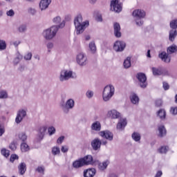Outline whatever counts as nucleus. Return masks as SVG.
<instances>
[{"instance_id":"680f3d73","label":"nucleus","mask_w":177,"mask_h":177,"mask_svg":"<svg viewBox=\"0 0 177 177\" xmlns=\"http://www.w3.org/2000/svg\"><path fill=\"white\" fill-rule=\"evenodd\" d=\"M63 140H64V136H62L57 140V143L62 145V143H63Z\"/></svg>"},{"instance_id":"39448f33","label":"nucleus","mask_w":177,"mask_h":177,"mask_svg":"<svg viewBox=\"0 0 177 177\" xmlns=\"http://www.w3.org/2000/svg\"><path fill=\"white\" fill-rule=\"evenodd\" d=\"M70 78L75 80L77 78V75L73 73L72 71L68 70H62L60 72L59 80L60 82H64V81H68Z\"/></svg>"},{"instance_id":"e2e57ef3","label":"nucleus","mask_w":177,"mask_h":177,"mask_svg":"<svg viewBox=\"0 0 177 177\" xmlns=\"http://www.w3.org/2000/svg\"><path fill=\"white\" fill-rule=\"evenodd\" d=\"M95 19L97 21L102 22L103 21V18L102 17V15L99 14L96 16Z\"/></svg>"},{"instance_id":"052dcab7","label":"nucleus","mask_w":177,"mask_h":177,"mask_svg":"<svg viewBox=\"0 0 177 177\" xmlns=\"http://www.w3.org/2000/svg\"><path fill=\"white\" fill-rule=\"evenodd\" d=\"M36 171H37V172H39V174H44V172L45 171V169H44V167H39L36 169Z\"/></svg>"},{"instance_id":"ea45409f","label":"nucleus","mask_w":177,"mask_h":177,"mask_svg":"<svg viewBox=\"0 0 177 177\" xmlns=\"http://www.w3.org/2000/svg\"><path fill=\"white\" fill-rule=\"evenodd\" d=\"M89 49L93 53H96V44H95V41H91L89 43Z\"/></svg>"},{"instance_id":"20e7f679","label":"nucleus","mask_w":177,"mask_h":177,"mask_svg":"<svg viewBox=\"0 0 177 177\" xmlns=\"http://www.w3.org/2000/svg\"><path fill=\"white\" fill-rule=\"evenodd\" d=\"M133 16L135 17V21L136 26H138L140 27L141 26H143V21L142 19H145L146 16V12L143 10H135L133 12Z\"/></svg>"},{"instance_id":"3c124183","label":"nucleus","mask_w":177,"mask_h":177,"mask_svg":"<svg viewBox=\"0 0 177 177\" xmlns=\"http://www.w3.org/2000/svg\"><path fill=\"white\" fill-rule=\"evenodd\" d=\"M6 15L10 17H13V16H15V11L12 9H11L6 12Z\"/></svg>"},{"instance_id":"79ce46f5","label":"nucleus","mask_w":177,"mask_h":177,"mask_svg":"<svg viewBox=\"0 0 177 177\" xmlns=\"http://www.w3.org/2000/svg\"><path fill=\"white\" fill-rule=\"evenodd\" d=\"M28 13H29V15H31L32 16H35L37 15V10L34 8H29L28 9Z\"/></svg>"},{"instance_id":"4c0bfd02","label":"nucleus","mask_w":177,"mask_h":177,"mask_svg":"<svg viewBox=\"0 0 177 177\" xmlns=\"http://www.w3.org/2000/svg\"><path fill=\"white\" fill-rule=\"evenodd\" d=\"M18 138L19 140H21V142H24L26 140H27V134H26L24 132L20 133L18 135Z\"/></svg>"},{"instance_id":"603ef678","label":"nucleus","mask_w":177,"mask_h":177,"mask_svg":"<svg viewBox=\"0 0 177 177\" xmlns=\"http://www.w3.org/2000/svg\"><path fill=\"white\" fill-rule=\"evenodd\" d=\"M32 57V53H28L24 56L25 60H31V58Z\"/></svg>"},{"instance_id":"6e6552de","label":"nucleus","mask_w":177,"mask_h":177,"mask_svg":"<svg viewBox=\"0 0 177 177\" xmlns=\"http://www.w3.org/2000/svg\"><path fill=\"white\" fill-rule=\"evenodd\" d=\"M136 78L138 80L140 88H142V89L147 88V77H146V75L145 73H138L136 75Z\"/></svg>"},{"instance_id":"72a5a7b5","label":"nucleus","mask_w":177,"mask_h":177,"mask_svg":"<svg viewBox=\"0 0 177 177\" xmlns=\"http://www.w3.org/2000/svg\"><path fill=\"white\" fill-rule=\"evenodd\" d=\"M169 150V147L167 146H162L158 149V152L160 154H167V152Z\"/></svg>"},{"instance_id":"f3484780","label":"nucleus","mask_w":177,"mask_h":177,"mask_svg":"<svg viewBox=\"0 0 177 177\" xmlns=\"http://www.w3.org/2000/svg\"><path fill=\"white\" fill-rule=\"evenodd\" d=\"M107 117H109L112 120H117L121 118V113L115 109H113L108 111Z\"/></svg>"},{"instance_id":"7ed1b4c3","label":"nucleus","mask_w":177,"mask_h":177,"mask_svg":"<svg viewBox=\"0 0 177 177\" xmlns=\"http://www.w3.org/2000/svg\"><path fill=\"white\" fill-rule=\"evenodd\" d=\"M114 92H115V88L114 86L109 84L104 88L102 93V99L104 102H109L111 100L113 96H114Z\"/></svg>"},{"instance_id":"a19ab883","label":"nucleus","mask_w":177,"mask_h":177,"mask_svg":"<svg viewBox=\"0 0 177 177\" xmlns=\"http://www.w3.org/2000/svg\"><path fill=\"white\" fill-rule=\"evenodd\" d=\"M52 153L53 154V156H57V154H60V148L58 147H53Z\"/></svg>"},{"instance_id":"a18cd8bd","label":"nucleus","mask_w":177,"mask_h":177,"mask_svg":"<svg viewBox=\"0 0 177 177\" xmlns=\"http://www.w3.org/2000/svg\"><path fill=\"white\" fill-rule=\"evenodd\" d=\"M0 99H8V93L6 91H0Z\"/></svg>"},{"instance_id":"423d86ee","label":"nucleus","mask_w":177,"mask_h":177,"mask_svg":"<svg viewBox=\"0 0 177 177\" xmlns=\"http://www.w3.org/2000/svg\"><path fill=\"white\" fill-rule=\"evenodd\" d=\"M75 104V102H74V100L71 98L68 100L66 103L64 101L60 102L59 106L64 114H68V113H70V110H73V109H74Z\"/></svg>"},{"instance_id":"de8ad7c7","label":"nucleus","mask_w":177,"mask_h":177,"mask_svg":"<svg viewBox=\"0 0 177 177\" xmlns=\"http://www.w3.org/2000/svg\"><path fill=\"white\" fill-rule=\"evenodd\" d=\"M5 133V125L0 122V136H2Z\"/></svg>"},{"instance_id":"a211bd4d","label":"nucleus","mask_w":177,"mask_h":177,"mask_svg":"<svg viewBox=\"0 0 177 177\" xmlns=\"http://www.w3.org/2000/svg\"><path fill=\"white\" fill-rule=\"evenodd\" d=\"M50 3H52V0H41L39 5L40 10H41V12L46 10Z\"/></svg>"},{"instance_id":"bb28decb","label":"nucleus","mask_w":177,"mask_h":177,"mask_svg":"<svg viewBox=\"0 0 177 177\" xmlns=\"http://www.w3.org/2000/svg\"><path fill=\"white\" fill-rule=\"evenodd\" d=\"M176 36H177V30L176 29L170 30L169 32V41H170V42H174V41H175V39L176 38Z\"/></svg>"},{"instance_id":"c756f323","label":"nucleus","mask_w":177,"mask_h":177,"mask_svg":"<svg viewBox=\"0 0 177 177\" xmlns=\"http://www.w3.org/2000/svg\"><path fill=\"white\" fill-rule=\"evenodd\" d=\"M156 115L157 117H159L160 120H164L167 117V112L165 111V109H161L156 113Z\"/></svg>"},{"instance_id":"09e8293b","label":"nucleus","mask_w":177,"mask_h":177,"mask_svg":"<svg viewBox=\"0 0 177 177\" xmlns=\"http://www.w3.org/2000/svg\"><path fill=\"white\" fill-rule=\"evenodd\" d=\"M15 160H19V156L16 154L11 155L10 158V162H14Z\"/></svg>"},{"instance_id":"b1692460","label":"nucleus","mask_w":177,"mask_h":177,"mask_svg":"<svg viewBox=\"0 0 177 177\" xmlns=\"http://www.w3.org/2000/svg\"><path fill=\"white\" fill-rule=\"evenodd\" d=\"M127 119H121L120 122L117 124L116 128L117 129H120V131H123L125 127H127Z\"/></svg>"},{"instance_id":"5fc2aeb1","label":"nucleus","mask_w":177,"mask_h":177,"mask_svg":"<svg viewBox=\"0 0 177 177\" xmlns=\"http://www.w3.org/2000/svg\"><path fill=\"white\" fill-rule=\"evenodd\" d=\"M170 113L173 114V115H176L177 114V107H171L170 109Z\"/></svg>"},{"instance_id":"473e14b6","label":"nucleus","mask_w":177,"mask_h":177,"mask_svg":"<svg viewBox=\"0 0 177 177\" xmlns=\"http://www.w3.org/2000/svg\"><path fill=\"white\" fill-rule=\"evenodd\" d=\"M130 100L133 104H138L139 103V97L136 94H133L130 97Z\"/></svg>"},{"instance_id":"c9c22d12","label":"nucleus","mask_w":177,"mask_h":177,"mask_svg":"<svg viewBox=\"0 0 177 177\" xmlns=\"http://www.w3.org/2000/svg\"><path fill=\"white\" fill-rule=\"evenodd\" d=\"M123 66L124 68H129L131 67V57H127L126 59H124Z\"/></svg>"},{"instance_id":"9d476101","label":"nucleus","mask_w":177,"mask_h":177,"mask_svg":"<svg viewBox=\"0 0 177 177\" xmlns=\"http://www.w3.org/2000/svg\"><path fill=\"white\" fill-rule=\"evenodd\" d=\"M98 135L101 136V138H103L109 142H112V140L114 139V134H113V133L109 130L100 131Z\"/></svg>"},{"instance_id":"4468645a","label":"nucleus","mask_w":177,"mask_h":177,"mask_svg":"<svg viewBox=\"0 0 177 177\" xmlns=\"http://www.w3.org/2000/svg\"><path fill=\"white\" fill-rule=\"evenodd\" d=\"M158 57L162 60L164 63L169 64L171 63V56L165 51H162L158 54Z\"/></svg>"},{"instance_id":"37998d69","label":"nucleus","mask_w":177,"mask_h":177,"mask_svg":"<svg viewBox=\"0 0 177 177\" xmlns=\"http://www.w3.org/2000/svg\"><path fill=\"white\" fill-rule=\"evenodd\" d=\"M93 95H94V93H93V91L88 90V91L86 92V98H87V99H92Z\"/></svg>"},{"instance_id":"6e6d98bb","label":"nucleus","mask_w":177,"mask_h":177,"mask_svg":"<svg viewBox=\"0 0 177 177\" xmlns=\"http://www.w3.org/2000/svg\"><path fill=\"white\" fill-rule=\"evenodd\" d=\"M10 150H12L13 151H15V150H16L17 149V147H16V144L15 143V142H12L10 145Z\"/></svg>"},{"instance_id":"393cba45","label":"nucleus","mask_w":177,"mask_h":177,"mask_svg":"<svg viewBox=\"0 0 177 177\" xmlns=\"http://www.w3.org/2000/svg\"><path fill=\"white\" fill-rule=\"evenodd\" d=\"M73 168H76V169L81 168L82 167H85V164L84 163V160H83L82 158L77 160L74 161L73 162Z\"/></svg>"},{"instance_id":"4d7b16f0","label":"nucleus","mask_w":177,"mask_h":177,"mask_svg":"<svg viewBox=\"0 0 177 177\" xmlns=\"http://www.w3.org/2000/svg\"><path fill=\"white\" fill-rule=\"evenodd\" d=\"M162 84H163V89L165 91H168V89H169V84L167 82H163Z\"/></svg>"},{"instance_id":"5701e85b","label":"nucleus","mask_w":177,"mask_h":177,"mask_svg":"<svg viewBox=\"0 0 177 177\" xmlns=\"http://www.w3.org/2000/svg\"><path fill=\"white\" fill-rule=\"evenodd\" d=\"M18 171L19 175H24L27 171V165L26 162H21L18 166Z\"/></svg>"},{"instance_id":"bf43d9fd","label":"nucleus","mask_w":177,"mask_h":177,"mask_svg":"<svg viewBox=\"0 0 177 177\" xmlns=\"http://www.w3.org/2000/svg\"><path fill=\"white\" fill-rule=\"evenodd\" d=\"M61 151L62 153H67V151H68V147L66 145L62 146L61 148Z\"/></svg>"},{"instance_id":"9b49d317","label":"nucleus","mask_w":177,"mask_h":177,"mask_svg":"<svg viewBox=\"0 0 177 177\" xmlns=\"http://www.w3.org/2000/svg\"><path fill=\"white\" fill-rule=\"evenodd\" d=\"M76 62L79 66H86L88 64V58H86V55L85 54L80 53L77 55Z\"/></svg>"},{"instance_id":"58836bf2","label":"nucleus","mask_w":177,"mask_h":177,"mask_svg":"<svg viewBox=\"0 0 177 177\" xmlns=\"http://www.w3.org/2000/svg\"><path fill=\"white\" fill-rule=\"evenodd\" d=\"M169 26H170V28H171V30H176V28H177V19L171 20L170 21Z\"/></svg>"},{"instance_id":"4be33fe9","label":"nucleus","mask_w":177,"mask_h":177,"mask_svg":"<svg viewBox=\"0 0 177 177\" xmlns=\"http://www.w3.org/2000/svg\"><path fill=\"white\" fill-rule=\"evenodd\" d=\"M47 129L48 127H46V126H42L39 127L38 133L39 140H42V139H44Z\"/></svg>"},{"instance_id":"cd10ccee","label":"nucleus","mask_w":177,"mask_h":177,"mask_svg":"<svg viewBox=\"0 0 177 177\" xmlns=\"http://www.w3.org/2000/svg\"><path fill=\"white\" fill-rule=\"evenodd\" d=\"M131 139L136 142L137 143H140V140L142 139V136L139 133V132L134 131L131 134Z\"/></svg>"},{"instance_id":"f704fd0d","label":"nucleus","mask_w":177,"mask_h":177,"mask_svg":"<svg viewBox=\"0 0 177 177\" xmlns=\"http://www.w3.org/2000/svg\"><path fill=\"white\" fill-rule=\"evenodd\" d=\"M17 30H18L19 32H20L21 34H24V32H26V31H27V25L21 24L17 28Z\"/></svg>"},{"instance_id":"7c9ffc66","label":"nucleus","mask_w":177,"mask_h":177,"mask_svg":"<svg viewBox=\"0 0 177 177\" xmlns=\"http://www.w3.org/2000/svg\"><path fill=\"white\" fill-rule=\"evenodd\" d=\"M167 53L168 55H173V53H177V46L176 44H173L170 46H169L167 48Z\"/></svg>"},{"instance_id":"dca6fc26","label":"nucleus","mask_w":177,"mask_h":177,"mask_svg":"<svg viewBox=\"0 0 177 177\" xmlns=\"http://www.w3.org/2000/svg\"><path fill=\"white\" fill-rule=\"evenodd\" d=\"M91 147L95 151H100V147H102L100 143V139L95 138L91 141Z\"/></svg>"},{"instance_id":"338daca9","label":"nucleus","mask_w":177,"mask_h":177,"mask_svg":"<svg viewBox=\"0 0 177 177\" xmlns=\"http://www.w3.org/2000/svg\"><path fill=\"white\" fill-rule=\"evenodd\" d=\"M24 66L23 65H20L19 67L18 68V71L20 72V73H23V71H24Z\"/></svg>"},{"instance_id":"2eb2a0df","label":"nucleus","mask_w":177,"mask_h":177,"mask_svg":"<svg viewBox=\"0 0 177 177\" xmlns=\"http://www.w3.org/2000/svg\"><path fill=\"white\" fill-rule=\"evenodd\" d=\"M27 115V112L24 109H20L18 111L17 117L15 118V122L17 124H20L23 119Z\"/></svg>"},{"instance_id":"6ab92c4d","label":"nucleus","mask_w":177,"mask_h":177,"mask_svg":"<svg viewBox=\"0 0 177 177\" xmlns=\"http://www.w3.org/2000/svg\"><path fill=\"white\" fill-rule=\"evenodd\" d=\"M114 35L116 38H121V26L119 23L113 24Z\"/></svg>"},{"instance_id":"8fccbe9b","label":"nucleus","mask_w":177,"mask_h":177,"mask_svg":"<svg viewBox=\"0 0 177 177\" xmlns=\"http://www.w3.org/2000/svg\"><path fill=\"white\" fill-rule=\"evenodd\" d=\"M1 154L4 156V157H9V150H6V149H1Z\"/></svg>"},{"instance_id":"c85d7f7f","label":"nucleus","mask_w":177,"mask_h":177,"mask_svg":"<svg viewBox=\"0 0 177 177\" xmlns=\"http://www.w3.org/2000/svg\"><path fill=\"white\" fill-rule=\"evenodd\" d=\"M158 137L164 138L165 135H167V129H165V127L164 125L158 126Z\"/></svg>"},{"instance_id":"13d9d810","label":"nucleus","mask_w":177,"mask_h":177,"mask_svg":"<svg viewBox=\"0 0 177 177\" xmlns=\"http://www.w3.org/2000/svg\"><path fill=\"white\" fill-rule=\"evenodd\" d=\"M162 106V100H158L156 101V107H161Z\"/></svg>"},{"instance_id":"0eeeda50","label":"nucleus","mask_w":177,"mask_h":177,"mask_svg":"<svg viewBox=\"0 0 177 177\" xmlns=\"http://www.w3.org/2000/svg\"><path fill=\"white\" fill-rule=\"evenodd\" d=\"M151 71L153 75L155 76L166 75L167 77H171V73L169 71L162 67H152Z\"/></svg>"},{"instance_id":"ddd939ff","label":"nucleus","mask_w":177,"mask_h":177,"mask_svg":"<svg viewBox=\"0 0 177 177\" xmlns=\"http://www.w3.org/2000/svg\"><path fill=\"white\" fill-rule=\"evenodd\" d=\"M84 165H95L96 162H99V160H94L91 155H86V156L82 158Z\"/></svg>"},{"instance_id":"69168bd1","label":"nucleus","mask_w":177,"mask_h":177,"mask_svg":"<svg viewBox=\"0 0 177 177\" xmlns=\"http://www.w3.org/2000/svg\"><path fill=\"white\" fill-rule=\"evenodd\" d=\"M100 143H101V146L102 145V146H106L107 145V140H100Z\"/></svg>"},{"instance_id":"2f4dec72","label":"nucleus","mask_w":177,"mask_h":177,"mask_svg":"<svg viewBox=\"0 0 177 177\" xmlns=\"http://www.w3.org/2000/svg\"><path fill=\"white\" fill-rule=\"evenodd\" d=\"M23 59V55H20L19 53L17 54V57L14 59L13 64L14 66H17Z\"/></svg>"},{"instance_id":"aec40b11","label":"nucleus","mask_w":177,"mask_h":177,"mask_svg":"<svg viewBox=\"0 0 177 177\" xmlns=\"http://www.w3.org/2000/svg\"><path fill=\"white\" fill-rule=\"evenodd\" d=\"M96 164H98V169L100 171H105V169H107V167H109V164H110V161L105 160L102 162H97Z\"/></svg>"},{"instance_id":"412c9836","label":"nucleus","mask_w":177,"mask_h":177,"mask_svg":"<svg viewBox=\"0 0 177 177\" xmlns=\"http://www.w3.org/2000/svg\"><path fill=\"white\" fill-rule=\"evenodd\" d=\"M91 131H95V132H100L102 129V124L100 122L95 121L94 122L91 127Z\"/></svg>"},{"instance_id":"a878e982","label":"nucleus","mask_w":177,"mask_h":177,"mask_svg":"<svg viewBox=\"0 0 177 177\" xmlns=\"http://www.w3.org/2000/svg\"><path fill=\"white\" fill-rule=\"evenodd\" d=\"M96 174V169H88L84 171V177H93Z\"/></svg>"},{"instance_id":"774afa93","label":"nucleus","mask_w":177,"mask_h":177,"mask_svg":"<svg viewBox=\"0 0 177 177\" xmlns=\"http://www.w3.org/2000/svg\"><path fill=\"white\" fill-rule=\"evenodd\" d=\"M162 176V171H158L156 173L155 177H161Z\"/></svg>"},{"instance_id":"f03ea898","label":"nucleus","mask_w":177,"mask_h":177,"mask_svg":"<svg viewBox=\"0 0 177 177\" xmlns=\"http://www.w3.org/2000/svg\"><path fill=\"white\" fill-rule=\"evenodd\" d=\"M64 26H66V21H62L59 25L53 26L50 28L45 30L43 32V36L46 39L49 41L50 39H53V38L56 37V34H57L59 28H64Z\"/></svg>"},{"instance_id":"f257e3e1","label":"nucleus","mask_w":177,"mask_h":177,"mask_svg":"<svg viewBox=\"0 0 177 177\" xmlns=\"http://www.w3.org/2000/svg\"><path fill=\"white\" fill-rule=\"evenodd\" d=\"M82 15L78 14L74 19V26L77 35L82 34L89 27V21H82Z\"/></svg>"},{"instance_id":"1a4fd4ad","label":"nucleus","mask_w":177,"mask_h":177,"mask_svg":"<svg viewBox=\"0 0 177 177\" xmlns=\"http://www.w3.org/2000/svg\"><path fill=\"white\" fill-rule=\"evenodd\" d=\"M110 6L111 10L115 13H120L122 10V3H120L118 0H111Z\"/></svg>"},{"instance_id":"0e129e2a","label":"nucleus","mask_w":177,"mask_h":177,"mask_svg":"<svg viewBox=\"0 0 177 177\" xmlns=\"http://www.w3.org/2000/svg\"><path fill=\"white\" fill-rule=\"evenodd\" d=\"M20 44H21V41H15L12 43V45H14V46L15 48H17V46H19V45H20Z\"/></svg>"},{"instance_id":"e433bc0d","label":"nucleus","mask_w":177,"mask_h":177,"mask_svg":"<svg viewBox=\"0 0 177 177\" xmlns=\"http://www.w3.org/2000/svg\"><path fill=\"white\" fill-rule=\"evenodd\" d=\"M21 150L23 153H26V151H28L30 150V147H28V145L26 142H22L21 144Z\"/></svg>"},{"instance_id":"49530a36","label":"nucleus","mask_w":177,"mask_h":177,"mask_svg":"<svg viewBox=\"0 0 177 177\" xmlns=\"http://www.w3.org/2000/svg\"><path fill=\"white\" fill-rule=\"evenodd\" d=\"M48 131L50 136H52V135L55 133L56 129H55L53 127H50L48 128Z\"/></svg>"},{"instance_id":"c03bdc74","label":"nucleus","mask_w":177,"mask_h":177,"mask_svg":"<svg viewBox=\"0 0 177 177\" xmlns=\"http://www.w3.org/2000/svg\"><path fill=\"white\" fill-rule=\"evenodd\" d=\"M60 21H62V17H60V16H57L53 19L54 24H59Z\"/></svg>"},{"instance_id":"f8f14e48","label":"nucleus","mask_w":177,"mask_h":177,"mask_svg":"<svg viewBox=\"0 0 177 177\" xmlns=\"http://www.w3.org/2000/svg\"><path fill=\"white\" fill-rule=\"evenodd\" d=\"M127 47V44L122 41H116L113 45V50L115 52H123Z\"/></svg>"},{"instance_id":"864d4df0","label":"nucleus","mask_w":177,"mask_h":177,"mask_svg":"<svg viewBox=\"0 0 177 177\" xmlns=\"http://www.w3.org/2000/svg\"><path fill=\"white\" fill-rule=\"evenodd\" d=\"M46 47H47V49L48 50V52H50V49H53V43L52 42H48L47 44H46Z\"/></svg>"}]
</instances>
